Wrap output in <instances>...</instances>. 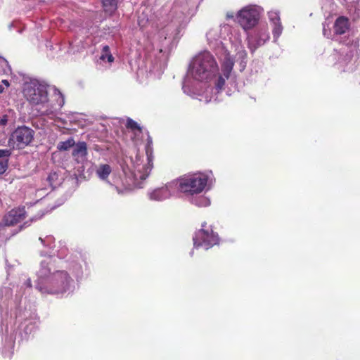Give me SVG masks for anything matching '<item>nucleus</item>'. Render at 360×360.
Segmentation results:
<instances>
[{
	"label": "nucleus",
	"instance_id": "1",
	"mask_svg": "<svg viewBox=\"0 0 360 360\" xmlns=\"http://www.w3.org/2000/svg\"><path fill=\"white\" fill-rule=\"evenodd\" d=\"M228 79L224 72L219 74V65L214 56L204 51L196 54L190 61L182 89L184 94L193 98L204 96L205 102L208 103L218 99L217 95Z\"/></svg>",
	"mask_w": 360,
	"mask_h": 360
},
{
	"label": "nucleus",
	"instance_id": "2",
	"mask_svg": "<svg viewBox=\"0 0 360 360\" xmlns=\"http://www.w3.org/2000/svg\"><path fill=\"white\" fill-rule=\"evenodd\" d=\"M48 84L42 80L30 78L24 83L23 95L33 112L37 115L46 116L54 121L58 119L60 110L65 103L62 93L55 89L49 97Z\"/></svg>",
	"mask_w": 360,
	"mask_h": 360
},
{
	"label": "nucleus",
	"instance_id": "3",
	"mask_svg": "<svg viewBox=\"0 0 360 360\" xmlns=\"http://www.w3.org/2000/svg\"><path fill=\"white\" fill-rule=\"evenodd\" d=\"M35 288L42 294L63 296L75 290V283L68 271L56 270L48 258L40 263Z\"/></svg>",
	"mask_w": 360,
	"mask_h": 360
},
{
	"label": "nucleus",
	"instance_id": "4",
	"mask_svg": "<svg viewBox=\"0 0 360 360\" xmlns=\"http://www.w3.org/2000/svg\"><path fill=\"white\" fill-rule=\"evenodd\" d=\"M147 143L145 146V154L137 153L135 158L131 159L132 163L131 176L126 180L124 186L127 188L132 186L142 188L143 181L149 176L153 167V150L152 138L147 131Z\"/></svg>",
	"mask_w": 360,
	"mask_h": 360
},
{
	"label": "nucleus",
	"instance_id": "5",
	"mask_svg": "<svg viewBox=\"0 0 360 360\" xmlns=\"http://www.w3.org/2000/svg\"><path fill=\"white\" fill-rule=\"evenodd\" d=\"M176 183L178 192L188 195L200 194L204 191L209 190L214 181L211 171L188 174L178 179H174Z\"/></svg>",
	"mask_w": 360,
	"mask_h": 360
},
{
	"label": "nucleus",
	"instance_id": "6",
	"mask_svg": "<svg viewBox=\"0 0 360 360\" xmlns=\"http://www.w3.org/2000/svg\"><path fill=\"white\" fill-rule=\"evenodd\" d=\"M186 8L175 4L167 15V24L165 25L167 35L176 38L181 27L186 23L185 11Z\"/></svg>",
	"mask_w": 360,
	"mask_h": 360
},
{
	"label": "nucleus",
	"instance_id": "7",
	"mask_svg": "<svg viewBox=\"0 0 360 360\" xmlns=\"http://www.w3.org/2000/svg\"><path fill=\"white\" fill-rule=\"evenodd\" d=\"M193 248L209 250L213 246L219 243V237L217 233L214 232L211 226H207L206 222H203L201 229L195 231L193 236Z\"/></svg>",
	"mask_w": 360,
	"mask_h": 360
},
{
	"label": "nucleus",
	"instance_id": "8",
	"mask_svg": "<svg viewBox=\"0 0 360 360\" xmlns=\"http://www.w3.org/2000/svg\"><path fill=\"white\" fill-rule=\"evenodd\" d=\"M263 12V8L259 6L248 5L238 11L236 18L240 26L247 31L258 23Z\"/></svg>",
	"mask_w": 360,
	"mask_h": 360
},
{
	"label": "nucleus",
	"instance_id": "9",
	"mask_svg": "<svg viewBox=\"0 0 360 360\" xmlns=\"http://www.w3.org/2000/svg\"><path fill=\"white\" fill-rule=\"evenodd\" d=\"M34 131L25 125L19 126L11 132L8 141V146L11 149H23L29 146L34 137Z\"/></svg>",
	"mask_w": 360,
	"mask_h": 360
},
{
	"label": "nucleus",
	"instance_id": "10",
	"mask_svg": "<svg viewBox=\"0 0 360 360\" xmlns=\"http://www.w3.org/2000/svg\"><path fill=\"white\" fill-rule=\"evenodd\" d=\"M208 42L210 46L218 48L219 51L217 52V54H220L219 58L221 61L222 71L225 77L229 78L233 68V59L224 47L221 39H219V34H215V39H212L211 41H208Z\"/></svg>",
	"mask_w": 360,
	"mask_h": 360
},
{
	"label": "nucleus",
	"instance_id": "11",
	"mask_svg": "<svg viewBox=\"0 0 360 360\" xmlns=\"http://www.w3.org/2000/svg\"><path fill=\"white\" fill-rule=\"evenodd\" d=\"M269 39L270 34L267 26L258 27L252 31L247 32L248 47L252 54Z\"/></svg>",
	"mask_w": 360,
	"mask_h": 360
},
{
	"label": "nucleus",
	"instance_id": "12",
	"mask_svg": "<svg viewBox=\"0 0 360 360\" xmlns=\"http://www.w3.org/2000/svg\"><path fill=\"white\" fill-rule=\"evenodd\" d=\"M177 193L176 183L172 180L161 187L148 191V196L150 200L160 202L170 198Z\"/></svg>",
	"mask_w": 360,
	"mask_h": 360
},
{
	"label": "nucleus",
	"instance_id": "13",
	"mask_svg": "<svg viewBox=\"0 0 360 360\" xmlns=\"http://www.w3.org/2000/svg\"><path fill=\"white\" fill-rule=\"evenodd\" d=\"M123 171L126 176V179H125L124 181H122V185L124 186V189H120L117 184L110 183L108 181V179L110 174L112 172V168L110 165H108V164L98 165L96 169V174L100 180H101L103 181H105L108 184H109V185H110L111 186L115 187V189L117 191V192L119 194H122L124 193V191L131 190L132 188H135L134 186H132L131 188L129 189V188H127L126 186H124V184H126L127 179H128L129 176H131L132 169L130 170L129 175L127 174V173L124 169H123Z\"/></svg>",
	"mask_w": 360,
	"mask_h": 360
},
{
	"label": "nucleus",
	"instance_id": "14",
	"mask_svg": "<svg viewBox=\"0 0 360 360\" xmlns=\"http://www.w3.org/2000/svg\"><path fill=\"white\" fill-rule=\"evenodd\" d=\"M87 144L84 141H79L73 148L72 156L74 161L78 166V172L82 173L84 172L85 165L87 163Z\"/></svg>",
	"mask_w": 360,
	"mask_h": 360
},
{
	"label": "nucleus",
	"instance_id": "15",
	"mask_svg": "<svg viewBox=\"0 0 360 360\" xmlns=\"http://www.w3.org/2000/svg\"><path fill=\"white\" fill-rule=\"evenodd\" d=\"M26 211L24 207L11 210L0 222V226H13L25 217Z\"/></svg>",
	"mask_w": 360,
	"mask_h": 360
},
{
	"label": "nucleus",
	"instance_id": "16",
	"mask_svg": "<svg viewBox=\"0 0 360 360\" xmlns=\"http://www.w3.org/2000/svg\"><path fill=\"white\" fill-rule=\"evenodd\" d=\"M15 345V337L11 334H4L1 337L0 353L5 359H10L13 354Z\"/></svg>",
	"mask_w": 360,
	"mask_h": 360
},
{
	"label": "nucleus",
	"instance_id": "17",
	"mask_svg": "<svg viewBox=\"0 0 360 360\" xmlns=\"http://www.w3.org/2000/svg\"><path fill=\"white\" fill-rule=\"evenodd\" d=\"M342 52L346 53L345 58L340 61L344 68L343 71H353L355 63L354 56L356 52V42H353L350 47H347V50H344Z\"/></svg>",
	"mask_w": 360,
	"mask_h": 360
},
{
	"label": "nucleus",
	"instance_id": "18",
	"mask_svg": "<svg viewBox=\"0 0 360 360\" xmlns=\"http://www.w3.org/2000/svg\"><path fill=\"white\" fill-rule=\"evenodd\" d=\"M232 27L227 24L221 25L219 27L213 28L207 33V41L215 39V34H219V39L222 40L231 39Z\"/></svg>",
	"mask_w": 360,
	"mask_h": 360
},
{
	"label": "nucleus",
	"instance_id": "19",
	"mask_svg": "<svg viewBox=\"0 0 360 360\" xmlns=\"http://www.w3.org/2000/svg\"><path fill=\"white\" fill-rule=\"evenodd\" d=\"M349 28L350 23L349 19L345 16L338 17L333 25L335 37L347 34Z\"/></svg>",
	"mask_w": 360,
	"mask_h": 360
},
{
	"label": "nucleus",
	"instance_id": "20",
	"mask_svg": "<svg viewBox=\"0 0 360 360\" xmlns=\"http://www.w3.org/2000/svg\"><path fill=\"white\" fill-rule=\"evenodd\" d=\"M72 273L75 276L77 281L82 279L84 276L89 274V267L88 264L84 259L79 262H74L70 266Z\"/></svg>",
	"mask_w": 360,
	"mask_h": 360
},
{
	"label": "nucleus",
	"instance_id": "21",
	"mask_svg": "<svg viewBox=\"0 0 360 360\" xmlns=\"http://www.w3.org/2000/svg\"><path fill=\"white\" fill-rule=\"evenodd\" d=\"M39 240L42 243L44 248H47V250H43L41 252V256H49L53 257L55 256V250L53 248L55 247L54 242L55 239L52 236H46L45 238H39Z\"/></svg>",
	"mask_w": 360,
	"mask_h": 360
},
{
	"label": "nucleus",
	"instance_id": "22",
	"mask_svg": "<svg viewBox=\"0 0 360 360\" xmlns=\"http://www.w3.org/2000/svg\"><path fill=\"white\" fill-rule=\"evenodd\" d=\"M37 328V321L36 319H25L20 324L19 329L22 335L25 336L30 335L35 332Z\"/></svg>",
	"mask_w": 360,
	"mask_h": 360
},
{
	"label": "nucleus",
	"instance_id": "23",
	"mask_svg": "<svg viewBox=\"0 0 360 360\" xmlns=\"http://www.w3.org/2000/svg\"><path fill=\"white\" fill-rule=\"evenodd\" d=\"M187 200L199 207H207L210 205V200L208 198L199 194L188 195L185 196Z\"/></svg>",
	"mask_w": 360,
	"mask_h": 360
},
{
	"label": "nucleus",
	"instance_id": "24",
	"mask_svg": "<svg viewBox=\"0 0 360 360\" xmlns=\"http://www.w3.org/2000/svg\"><path fill=\"white\" fill-rule=\"evenodd\" d=\"M114 60L115 58L110 51L109 46H102L101 55L99 56V63L103 64H108V66H110L112 63L114 62Z\"/></svg>",
	"mask_w": 360,
	"mask_h": 360
},
{
	"label": "nucleus",
	"instance_id": "25",
	"mask_svg": "<svg viewBox=\"0 0 360 360\" xmlns=\"http://www.w3.org/2000/svg\"><path fill=\"white\" fill-rule=\"evenodd\" d=\"M117 3L118 0H102L104 11L109 14H112L117 10Z\"/></svg>",
	"mask_w": 360,
	"mask_h": 360
},
{
	"label": "nucleus",
	"instance_id": "26",
	"mask_svg": "<svg viewBox=\"0 0 360 360\" xmlns=\"http://www.w3.org/2000/svg\"><path fill=\"white\" fill-rule=\"evenodd\" d=\"M77 143H75L73 137H69L67 140L64 141H60L57 144V149L59 151H66L69 150L72 147H75Z\"/></svg>",
	"mask_w": 360,
	"mask_h": 360
},
{
	"label": "nucleus",
	"instance_id": "27",
	"mask_svg": "<svg viewBox=\"0 0 360 360\" xmlns=\"http://www.w3.org/2000/svg\"><path fill=\"white\" fill-rule=\"evenodd\" d=\"M68 252L66 243L65 241H60L57 250H55V256H57L60 259H63L68 255Z\"/></svg>",
	"mask_w": 360,
	"mask_h": 360
},
{
	"label": "nucleus",
	"instance_id": "28",
	"mask_svg": "<svg viewBox=\"0 0 360 360\" xmlns=\"http://www.w3.org/2000/svg\"><path fill=\"white\" fill-rule=\"evenodd\" d=\"M247 56H248V54H247L246 51L244 49L243 47H240L238 50L236 57L237 60H240V66L241 68V70H243L245 68V67L246 66Z\"/></svg>",
	"mask_w": 360,
	"mask_h": 360
},
{
	"label": "nucleus",
	"instance_id": "29",
	"mask_svg": "<svg viewBox=\"0 0 360 360\" xmlns=\"http://www.w3.org/2000/svg\"><path fill=\"white\" fill-rule=\"evenodd\" d=\"M126 126L128 129H130L134 131L135 136H137L138 134L143 132L142 128L140 127V125L131 118L127 119Z\"/></svg>",
	"mask_w": 360,
	"mask_h": 360
},
{
	"label": "nucleus",
	"instance_id": "30",
	"mask_svg": "<svg viewBox=\"0 0 360 360\" xmlns=\"http://www.w3.org/2000/svg\"><path fill=\"white\" fill-rule=\"evenodd\" d=\"M11 72V68L8 62L4 58L0 56V74L8 75Z\"/></svg>",
	"mask_w": 360,
	"mask_h": 360
},
{
	"label": "nucleus",
	"instance_id": "31",
	"mask_svg": "<svg viewBox=\"0 0 360 360\" xmlns=\"http://www.w3.org/2000/svg\"><path fill=\"white\" fill-rule=\"evenodd\" d=\"M272 25V33L274 41L276 42L279 37L281 35L283 32V26L281 25V22L276 24H273Z\"/></svg>",
	"mask_w": 360,
	"mask_h": 360
},
{
	"label": "nucleus",
	"instance_id": "32",
	"mask_svg": "<svg viewBox=\"0 0 360 360\" xmlns=\"http://www.w3.org/2000/svg\"><path fill=\"white\" fill-rule=\"evenodd\" d=\"M268 18L271 25L281 22L280 13L278 11L272 10L269 11Z\"/></svg>",
	"mask_w": 360,
	"mask_h": 360
},
{
	"label": "nucleus",
	"instance_id": "33",
	"mask_svg": "<svg viewBox=\"0 0 360 360\" xmlns=\"http://www.w3.org/2000/svg\"><path fill=\"white\" fill-rule=\"evenodd\" d=\"M12 150L11 148L8 149H0V160H6L8 162L9 157L11 155Z\"/></svg>",
	"mask_w": 360,
	"mask_h": 360
},
{
	"label": "nucleus",
	"instance_id": "34",
	"mask_svg": "<svg viewBox=\"0 0 360 360\" xmlns=\"http://www.w3.org/2000/svg\"><path fill=\"white\" fill-rule=\"evenodd\" d=\"M8 162L6 160H0V175L4 174L8 168Z\"/></svg>",
	"mask_w": 360,
	"mask_h": 360
},
{
	"label": "nucleus",
	"instance_id": "35",
	"mask_svg": "<svg viewBox=\"0 0 360 360\" xmlns=\"http://www.w3.org/2000/svg\"><path fill=\"white\" fill-rule=\"evenodd\" d=\"M8 115L6 114H0V127H4L8 123Z\"/></svg>",
	"mask_w": 360,
	"mask_h": 360
},
{
	"label": "nucleus",
	"instance_id": "36",
	"mask_svg": "<svg viewBox=\"0 0 360 360\" xmlns=\"http://www.w3.org/2000/svg\"><path fill=\"white\" fill-rule=\"evenodd\" d=\"M323 35L326 36V37L329 38L330 36V32L328 33L327 32V30H326V26L324 24L323 25Z\"/></svg>",
	"mask_w": 360,
	"mask_h": 360
},
{
	"label": "nucleus",
	"instance_id": "37",
	"mask_svg": "<svg viewBox=\"0 0 360 360\" xmlns=\"http://www.w3.org/2000/svg\"><path fill=\"white\" fill-rule=\"evenodd\" d=\"M24 285H25V286H26V287H27V288H31V287H32V281H31V279H30V278H27V279L25 281V283H24Z\"/></svg>",
	"mask_w": 360,
	"mask_h": 360
},
{
	"label": "nucleus",
	"instance_id": "38",
	"mask_svg": "<svg viewBox=\"0 0 360 360\" xmlns=\"http://www.w3.org/2000/svg\"><path fill=\"white\" fill-rule=\"evenodd\" d=\"M1 84H3L6 88H8L10 86V83L7 79H3L1 81Z\"/></svg>",
	"mask_w": 360,
	"mask_h": 360
},
{
	"label": "nucleus",
	"instance_id": "39",
	"mask_svg": "<svg viewBox=\"0 0 360 360\" xmlns=\"http://www.w3.org/2000/svg\"><path fill=\"white\" fill-rule=\"evenodd\" d=\"M6 88L3 84H0V94L4 93Z\"/></svg>",
	"mask_w": 360,
	"mask_h": 360
},
{
	"label": "nucleus",
	"instance_id": "40",
	"mask_svg": "<svg viewBox=\"0 0 360 360\" xmlns=\"http://www.w3.org/2000/svg\"><path fill=\"white\" fill-rule=\"evenodd\" d=\"M143 20L141 19V17H139V25H141V26H143V25H144V24H143V23L142 24Z\"/></svg>",
	"mask_w": 360,
	"mask_h": 360
},
{
	"label": "nucleus",
	"instance_id": "41",
	"mask_svg": "<svg viewBox=\"0 0 360 360\" xmlns=\"http://www.w3.org/2000/svg\"><path fill=\"white\" fill-rule=\"evenodd\" d=\"M333 7L334 6V4L332 0H326Z\"/></svg>",
	"mask_w": 360,
	"mask_h": 360
},
{
	"label": "nucleus",
	"instance_id": "42",
	"mask_svg": "<svg viewBox=\"0 0 360 360\" xmlns=\"http://www.w3.org/2000/svg\"><path fill=\"white\" fill-rule=\"evenodd\" d=\"M193 254V250H192L191 252H190V255L192 256Z\"/></svg>",
	"mask_w": 360,
	"mask_h": 360
}]
</instances>
